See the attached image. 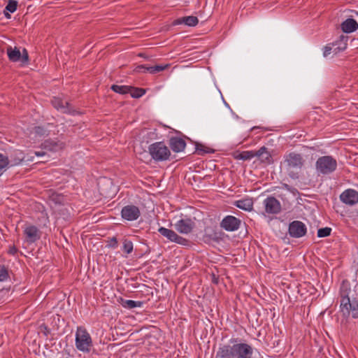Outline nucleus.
<instances>
[{
	"mask_svg": "<svg viewBox=\"0 0 358 358\" xmlns=\"http://www.w3.org/2000/svg\"><path fill=\"white\" fill-rule=\"evenodd\" d=\"M305 162L303 155L296 152H291L284 156V164L289 172V176L294 179L299 178L297 173H294V171L301 170Z\"/></svg>",
	"mask_w": 358,
	"mask_h": 358,
	"instance_id": "2",
	"label": "nucleus"
},
{
	"mask_svg": "<svg viewBox=\"0 0 358 358\" xmlns=\"http://www.w3.org/2000/svg\"><path fill=\"white\" fill-rule=\"evenodd\" d=\"M51 103L55 108L60 110L63 113L75 115L77 111L74 110L71 105L66 100H64L59 97H53Z\"/></svg>",
	"mask_w": 358,
	"mask_h": 358,
	"instance_id": "9",
	"label": "nucleus"
},
{
	"mask_svg": "<svg viewBox=\"0 0 358 358\" xmlns=\"http://www.w3.org/2000/svg\"><path fill=\"white\" fill-rule=\"evenodd\" d=\"M147 68H148V66L145 65H138L135 68L134 71L137 73L146 72L148 71Z\"/></svg>",
	"mask_w": 358,
	"mask_h": 358,
	"instance_id": "36",
	"label": "nucleus"
},
{
	"mask_svg": "<svg viewBox=\"0 0 358 358\" xmlns=\"http://www.w3.org/2000/svg\"><path fill=\"white\" fill-rule=\"evenodd\" d=\"M263 203L268 214H278L281 211V204L274 196H268Z\"/></svg>",
	"mask_w": 358,
	"mask_h": 358,
	"instance_id": "11",
	"label": "nucleus"
},
{
	"mask_svg": "<svg viewBox=\"0 0 358 358\" xmlns=\"http://www.w3.org/2000/svg\"><path fill=\"white\" fill-rule=\"evenodd\" d=\"M194 226V222L189 218L181 219L175 224L176 231L183 234H189Z\"/></svg>",
	"mask_w": 358,
	"mask_h": 358,
	"instance_id": "14",
	"label": "nucleus"
},
{
	"mask_svg": "<svg viewBox=\"0 0 358 358\" xmlns=\"http://www.w3.org/2000/svg\"><path fill=\"white\" fill-rule=\"evenodd\" d=\"M284 186H285V187L286 189H289V185H288L285 184V185H284Z\"/></svg>",
	"mask_w": 358,
	"mask_h": 358,
	"instance_id": "42",
	"label": "nucleus"
},
{
	"mask_svg": "<svg viewBox=\"0 0 358 358\" xmlns=\"http://www.w3.org/2000/svg\"><path fill=\"white\" fill-rule=\"evenodd\" d=\"M158 231L159 234L166 237L169 241L176 243L182 245H187L189 241L179 235L174 231L161 227L159 228Z\"/></svg>",
	"mask_w": 358,
	"mask_h": 358,
	"instance_id": "8",
	"label": "nucleus"
},
{
	"mask_svg": "<svg viewBox=\"0 0 358 358\" xmlns=\"http://www.w3.org/2000/svg\"><path fill=\"white\" fill-rule=\"evenodd\" d=\"M8 277V273L7 269L3 266L0 268V282L4 281Z\"/></svg>",
	"mask_w": 358,
	"mask_h": 358,
	"instance_id": "34",
	"label": "nucleus"
},
{
	"mask_svg": "<svg viewBox=\"0 0 358 358\" xmlns=\"http://www.w3.org/2000/svg\"><path fill=\"white\" fill-rule=\"evenodd\" d=\"M75 345L76 348L83 353L90 352L93 346V342L90 334L84 327H77Z\"/></svg>",
	"mask_w": 358,
	"mask_h": 358,
	"instance_id": "3",
	"label": "nucleus"
},
{
	"mask_svg": "<svg viewBox=\"0 0 358 358\" xmlns=\"http://www.w3.org/2000/svg\"><path fill=\"white\" fill-rule=\"evenodd\" d=\"M337 166L336 159L331 155L320 157L315 162V169L319 176L331 174L336 170Z\"/></svg>",
	"mask_w": 358,
	"mask_h": 358,
	"instance_id": "4",
	"label": "nucleus"
},
{
	"mask_svg": "<svg viewBox=\"0 0 358 358\" xmlns=\"http://www.w3.org/2000/svg\"><path fill=\"white\" fill-rule=\"evenodd\" d=\"M41 328V331L46 336H48V335L50 334V329H48V327L45 325V324H42L41 325L40 327Z\"/></svg>",
	"mask_w": 358,
	"mask_h": 358,
	"instance_id": "38",
	"label": "nucleus"
},
{
	"mask_svg": "<svg viewBox=\"0 0 358 358\" xmlns=\"http://www.w3.org/2000/svg\"><path fill=\"white\" fill-rule=\"evenodd\" d=\"M50 131L44 126H38L33 128L31 134L34 135L35 138H41L48 136Z\"/></svg>",
	"mask_w": 358,
	"mask_h": 358,
	"instance_id": "23",
	"label": "nucleus"
},
{
	"mask_svg": "<svg viewBox=\"0 0 358 358\" xmlns=\"http://www.w3.org/2000/svg\"><path fill=\"white\" fill-rule=\"evenodd\" d=\"M15 153L17 157V159H15L13 165H17L24 159V155L22 152L17 151Z\"/></svg>",
	"mask_w": 358,
	"mask_h": 358,
	"instance_id": "35",
	"label": "nucleus"
},
{
	"mask_svg": "<svg viewBox=\"0 0 358 358\" xmlns=\"http://www.w3.org/2000/svg\"><path fill=\"white\" fill-rule=\"evenodd\" d=\"M6 15L7 17H10V14L6 13Z\"/></svg>",
	"mask_w": 358,
	"mask_h": 358,
	"instance_id": "43",
	"label": "nucleus"
},
{
	"mask_svg": "<svg viewBox=\"0 0 358 358\" xmlns=\"http://www.w3.org/2000/svg\"><path fill=\"white\" fill-rule=\"evenodd\" d=\"M66 143L57 139H48L42 143V147L50 152H59L62 150Z\"/></svg>",
	"mask_w": 358,
	"mask_h": 358,
	"instance_id": "16",
	"label": "nucleus"
},
{
	"mask_svg": "<svg viewBox=\"0 0 358 358\" xmlns=\"http://www.w3.org/2000/svg\"><path fill=\"white\" fill-rule=\"evenodd\" d=\"M123 250L127 254H130L133 251V243L127 239H124L123 241Z\"/></svg>",
	"mask_w": 358,
	"mask_h": 358,
	"instance_id": "31",
	"label": "nucleus"
},
{
	"mask_svg": "<svg viewBox=\"0 0 358 358\" xmlns=\"http://www.w3.org/2000/svg\"><path fill=\"white\" fill-rule=\"evenodd\" d=\"M45 152L43 151H36L35 152V155L38 157H41V156H43L45 155Z\"/></svg>",
	"mask_w": 358,
	"mask_h": 358,
	"instance_id": "41",
	"label": "nucleus"
},
{
	"mask_svg": "<svg viewBox=\"0 0 358 358\" xmlns=\"http://www.w3.org/2000/svg\"><path fill=\"white\" fill-rule=\"evenodd\" d=\"M122 305L124 308L132 309L137 307H142L143 303L142 301H136L133 300H124L121 299Z\"/></svg>",
	"mask_w": 358,
	"mask_h": 358,
	"instance_id": "25",
	"label": "nucleus"
},
{
	"mask_svg": "<svg viewBox=\"0 0 358 358\" xmlns=\"http://www.w3.org/2000/svg\"><path fill=\"white\" fill-rule=\"evenodd\" d=\"M357 215H358V210H357Z\"/></svg>",
	"mask_w": 358,
	"mask_h": 358,
	"instance_id": "44",
	"label": "nucleus"
},
{
	"mask_svg": "<svg viewBox=\"0 0 358 358\" xmlns=\"http://www.w3.org/2000/svg\"><path fill=\"white\" fill-rule=\"evenodd\" d=\"M331 229L330 227H324L319 229L317 231V236L320 238L327 237L331 234Z\"/></svg>",
	"mask_w": 358,
	"mask_h": 358,
	"instance_id": "32",
	"label": "nucleus"
},
{
	"mask_svg": "<svg viewBox=\"0 0 358 358\" xmlns=\"http://www.w3.org/2000/svg\"><path fill=\"white\" fill-rule=\"evenodd\" d=\"M341 29L345 33H352L358 29V23L352 18H348L341 24Z\"/></svg>",
	"mask_w": 358,
	"mask_h": 358,
	"instance_id": "20",
	"label": "nucleus"
},
{
	"mask_svg": "<svg viewBox=\"0 0 358 358\" xmlns=\"http://www.w3.org/2000/svg\"><path fill=\"white\" fill-rule=\"evenodd\" d=\"M289 234L293 238H301L306 235L307 228L304 223L295 220L289 224Z\"/></svg>",
	"mask_w": 358,
	"mask_h": 358,
	"instance_id": "10",
	"label": "nucleus"
},
{
	"mask_svg": "<svg viewBox=\"0 0 358 358\" xmlns=\"http://www.w3.org/2000/svg\"><path fill=\"white\" fill-rule=\"evenodd\" d=\"M234 205L240 209L245 211H251L253 208V201L250 198H245L236 201Z\"/></svg>",
	"mask_w": 358,
	"mask_h": 358,
	"instance_id": "21",
	"label": "nucleus"
},
{
	"mask_svg": "<svg viewBox=\"0 0 358 358\" xmlns=\"http://www.w3.org/2000/svg\"><path fill=\"white\" fill-rule=\"evenodd\" d=\"M17 252V249L15 248V245L10 246L8 250V253L10 255H15Z\"/></svg>",
	"mask_w": 358,
	"mask_h": 358,
	"instance_id": "40",
	"label": "nucleus"
},
{
	"mask_svg": "<svg viewBox=\"0 0 358 358\" xmlns=\"http://www.w3.org/2000/svg\"><path fill=\"white\" fill-rule=\"evenodd\" d=\"M109 246L115 248L117 247V240L116 237H113L109 241Z\"/></svg>",
	"mask_w": 358,
	"mask_h": 358,
	"instance_id": "37",
	"label": "nucleus"
},
{
	"mask_svg": "<svg viewBox=\"0 0 358 358\" xmlns=\"http://www.w3.org/2000/svg\"><path fill=\"white\" fill-rule=\"evenodd\" d=\"M169 146L173 152H180L184 150L186 143L181 138L171 137L169 140Z\"/></svg>",
	"mask_w": 358,
	"mask_h": 358,
	"instance_id": "19",
	"label": "nucleus"
},
{
	"mask_svg": "<svg viewBox=\"0 0 358 358\" xmlns=\"http://www.w3.org/2000/svg\"><path fill=\"white\" fill-rule=\"evenodd\" d=\"M170 64H165V65H155L153 66H148L147 68L148 72L152 74L157 73L158 72L162 71L169 67Z\"/></svg>",
	"mask_w": 358,
	"mask_h": 358,
	"instance_id": "29",
	"label": "nucleus"
},
{
	"mask_svg": "<svg viewBox=\"0 0 358 358\" xmlns=\"http://www.w3.org/2000/svg\"><path fill=\"white\" fill-rule=\"evenodd\" d=\"M341 310L343 314L345 316H348L352 311V315L353 318L358 317V304L350 302V299L348 296V294L345 291L341 292Z\"/></svg>",
	"mask_w": 358,
	"mask_h": 358,
	"instance_id": "6",
	"label": "nucleus"
},
{
	"mask_svg": "<svg viewBox=\"0 0 358 358\" xmlns=\"http://www.w3.org/2000/svg\"><path fill=\"white\" fill-rule=\"evenodd\" d=\"M129 93L133 98H140L145 93V90L143 88L134 87L130 86Z\"/></svg>",
	"mask_w": 358,
	"mask_h": 358,
	"instance_id": "28",
	"label": "nucleus"
},
{
	"mask_svg": "<svg viewBox=\"0 0 358 358\" xmlns=\"http://www.w3.org/2000/svg\"><path fill=\"white\" fill-rule=\"evenodd\" d=\"M253 348L246 343H236L231 340L230 344L221 345L215 358H253Z\"/></svg>",
	"mask_w": 358,
	"mask_h": 358,
	"instance_id": "1",
	"label": "nucleus"
},
{
	"mask_svg": "<svg viewBox=\"0 0 358 358\" xmlns=\"http://www.w3.org/2000/svg\"><path fill=\"white\" fill-rule=\"evenodd\" d=\"M196 151L198 155H203L206 153H213L215 150L213 148L206 146L203 144L197 143L196 144Z\"/></svg>",
	"mask_w": 358,
	"mask_h": 358,
	"instance_id": "26",
	"label": "nucleus"
},
{
	"mask_svg": "<svg viewBox=\"0 0 358 358\" xmlns=\"http://www.w3.org/2000/svg\"><path fill=\"white\" fill-rule=\"evenodd\" d=\"M241 221L232 215L226 216L221 222L220 227L228 231H234L239 229Z\"/></svg>",
	"mask_w": 358,
	"mask_h": 358,
	"instance_id": "12",
	"label": "nucleus"
},
{
	"mask_svg": "<svg viewBox=\"0 0 358 358\" xmlns=\"http://www.w3.org/2000/svg\"><path fill=\"white\" fill-rule=\"evenodd\" d=\"M24 234L26 241L29 243H35L41 237L38 229L34 225L27 227L24 230Z\"/></svg>",
	"mask_w": 358,
	"mask_h": 358,
	"instance_id": "17",
	"label": "nucleus"
},
{
	"mask_svg": "<svg viewBox=\"0 0 358 358\" xmlns=\"http://www.w3.org/2000/svg\"><path fill=\"white\" fill-rule=\"evenodd\" d=\"M252 158L257 157L262 162L270 164L271 161V155L264 146L260 148L258 150H251Z\"/></svg>",
	"mask_w": 358,
	"mask_h": 358,
	"instance_id": "18",
	"label": "nucleus"
},
{
	"mask_svg": "<svg viewBox=\"0 0 358 358\" xmlns=\"http://www.w3.org/2000/svg\"><path fill=\"white\" fill-rule=\"evenodd\" d=\"M199 23V20L195 16H187L177 19L174 24H185L189 27H194Z\"/></svg>",
	"mask_w": 358,
	"mask_h": 358,
	"instance_id": "22",
	"label": "nucleus"
},
{
	"mask_svg": "<svg viewBox=\"0 0 358 358\" xmlns=\"http://www.w3.org/2000/svg\"><path fill=\"white\" fill-rule=\"evenodd\" d=\"M9 161L7 157L0 154V176L5 171L6 166L8 165Z\"/></svg>",
	"mask_w": 358,
	"mask_h": 358,
	"instance_id": "30",
	"label": "nucleus"
},
{
	"mask_svg": "<svg viewBox=\"0 0 358 358\" xmlns=\"http://www.w3.org/2000/svg\"><path fill=\"white\" fill-rule=\"evenodd\" d=\"M232 156L235 159H242L244 161L252 159V154L251 150L243 152L236 151L233 152Z\"/></svg>",
	"mask_w": 358,
	"mask_h": 358,
	"instance_id": "24",
	"label": "nucleus"
},
{
	"mask_svg": "<svg viewBox=\"0 0 358 358\" xmlns=\"http://www.w3.org/2000/svg\"><path fill=\"white\" fill-rule=\"evenodd\" d=\"M331 47L330 46H325L324 49V52H323V55L324 57H327L329 55H330L331 53Z\"/></svg>",
	"mask_w": 358,
	"mask_h": 358,
	"instance_id": "39",
	"label": "nucleus"
},
{
	"mask_svg": "<svg viewBox=\"0 0 358 358\" xmlns=\"http://www.w3.org/2000/svg\"><path fill=\"white\" fill-rule=\"evenodd\" d=\"M17 1H15L14 0H9L8 3L6 7V9L10 13H14L17 9Z\"/></svg>",
	"mask_w": 358,
	"mask_h": 358,
	"instance_id": "33",
	"label": "nucleus"
},
{
	"mask_svg": "<svg viewBox=\"0 0 358 358\" xmlns=\"http://www.w3.org/2000/svg\"><path fill=\"white\" fill-rule=\"evenodd\" d=\"M110 88L113 92L116 93L125 94L129 93L130 86L113 85Z\"/></svg>",
	"mask_w": 358,
	"mask_h": 358,
	"instance_id": "27",
	"label": "nucleus"
},
{
	"mask_svg": "<svg viewBox=\"0 0 358 358\" xmlns=\"http://www.w3.org/2000/svg\"><path fill=\"white\" fill-rule=\"evenodd\" d=\"M340 199L345 204L353 206L358 203V192L352 189H346L340 195Z\"/></svg>",
	"mask_w": 358,
	"mask_h": 358,
	"instance_id": "15",
	"label": "nucleus"
},
{
	"mask_svg": "<svg viewBox=\"0 0 358 358\" xmlns=\"http://www.w3.org/2000/svg\"><path fill=\"white\" fill-rule=\"evenodd\" d=\"M148 152L152 158L157 162H162L169 159L171 152L164 142H155L148 147Z\"/></svg>",
	"mask_w": 358,
	"mask_h": 358,
	"instance_id": "5",
	"label": "nucleus"
},
{
	"mask_svg": "<svg viewBox=\"0 0 358 358\" xmlns=\"http://www.w3.org/2000/svg\"><path fill=\"white\" fill-rule=\"evenodd\" d=\"M6 52L9 60L13 62L21 61L23 64H26L29 62V55L26 49H23L22 53H21L17 47L8 46Z\"/></svg>",
	"mask_w": 358,
	"mask_h": 358,
	"instance_id": "7",
	"label": "nucleus"
},
{
	"mask_svg": "<svg viewBox=\"0 0 358 358\" xmlns=\"http://www.w3.org/2000/svg\"><path fill=\"white\" fill-rule=\"evenodd\" d=\"M122 217L128 221H134L137 220L141 213L139 208L134 205H128L122 208L121 210Z\"/></svg>",
	"mask_w": 358,
	"mask_h": 358,
	"instance_id": "13",
	"label": "nucleus"
}]
</instances>
